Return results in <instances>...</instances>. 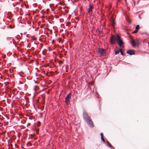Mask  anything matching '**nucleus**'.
<instances>
[{
    "label": "nucleus",
    "mask_w": 149,
    "mask_h": 149,
    "mask_svg": "<svg viewBox=\"0 0 149 149\" xmlns=\"http://www.w3.org/2000/svg\"><path fill=\"white\" fill-rule=\"evenodd\" d=\"M111 43L113 45L115 44L116 43V37L115 38L114 35H112L110 38Z\"/></svg>",
    "instance_id": "nucleus-4"
},
{
    "label": "nucleus",
    "mask_w": 149,
    "mask_h": 149,
    "mask_svg": "<svg viewBox=\"0 0 149 149\" xmlns=\"http://www.w3.org/2000/svg\"><path fill=\"white\" fill-rule=\"evenodd\" d=\"M53 41H54V40H53L52 42H53Z\"/></svg>",
    "instance_id": "nucleus-22"
},
{
    "label": "nucleus",
    "mask_w": 149,
    "mask_h": 149,
    "mask_svg": "<svg viewBox=\"0 0 149 149\" xmlns=\"http://www.w3.org/2000/svg\"><path fill=\"white\" fill-rule=\"evenodd\" d=\"M30 125V123H28L27 125V126H29V125Z\"/></svg>",
    "instance_id": "nucleus-19"
},
{
    "label": "nucleus",
    "mask_w": 149,
    "mask_h": 149,
    "mask_svg": "<svg viewBox=\"0 0 149 149\" xmlns=\"http://www.w3.org/2000/svg\"><path fill=\"white\" fill-rule=\"evenodd\" d=\"M53 41H54V40H53L52 42H53Z\"/></svg>",
    "instance_id": "nucleus-23"
},
{
    "label": "nucleus",
    "mask_w": 149,
    "mask_h": 149,
    "mask_svg": "<svg viewBox=\"0 0 149 149\" xmlns=\"http://www.w3.org/2000/svg\"><path fill=\"white\" fill-rule=\"evenodd\" d=\"M139 25H136V29L138 30L139 29Z\"/></svg>",
    "instance_id": "nucleus-13"
},
{
    "label": "nucleus",
    "mask_w": 149,
    "mask_h": 149,
    "mask_svg": "<svg viewBox=\"0 0 149 149\" xmlns=\"http://www.w3.org/2000/svg\"><path fill=\"white\" fill-rule=\"evenodd\" d=\"M71 93H70L65 98V102L67 104L68 103L69 101V99L71 98Z\"/></svg>",
    "instance_id": "nucleus-6"
},
{
    "label": "nucleus",
    "mask_w": 149,
    "mask_h": 149,
    "mask_svg": "<svg viewBox=\"0 0 149 149\" xmlns=\"http://www.w3.org/2000/svg\"><path fill=\"white\" fill-rule=\"evenodd\" d=\"M100 136H101V138H102V137H103V133H100Z\"/></svg>",
    "instance_id": "nucleus-18"
},
{
    "label": "nucleus",
    "mask_w": 149,
    "mask_h": 149,
    "mask_svg": "<svg viewBox=\"0 0 149 149\" xmlns=\"http://www.w3.org/2000/svg\"><path fill=\"white\" fill-rule=\"evenodd\" d=\"M126 53L129 55H134L135 54L134 50L132 49L127 50V51Z\"/></svg>",
    "instance_id": "nucleus-7"
},
{
    "label": "nucleus",
    "mask_w": 149,
    "mask_h": 149,
    "mask_svg": "<svg viewBox=\"0 0 149 149\" xmlns=\"http://www.w3.org/2000/svg\"><path fill=\"white\" fill-rule=\"evenodd\" d=\"M133 47L135 46L137 44H138V43L137 42H136L134 40H132L131 41Z\"/></svg>",
    "instance_id": "nucleus-8"
},
{
    "label": "nucleus",
    "mask_w": 149,
    "mask_h": 149,
    "mask_svg": "<svg viewBox=\"0 0 149 149\" xmlns=\"http://www.w3.org/2000/svg\"><path fill=\"white\" fill-rule=\"evenodd\" d=\"M111 23V24L113 26H114L115 24V22L114 19H113L112 20Z\"/></svg>",
    "instance_id": "nucleus-11"
},
{
    "label": "nucleus",
    "mask_w": 149,
    "mask_h": 149,
    "mask_svg": "<svg viewBox=\"0 0 149 149\" xmlns=\"http://www.w3.org/2000/svg\"><path fill=\"white\" fill-rule=\"evenodd\" d=\"M107 144H108V145L109 146V147L111 148H112V146L109 143V142L107 141Z\"/></svg>",
    "instance_id": "nucleus-12"
},
{
    "label": "nucleus",
    "mask_w": 149,
    "mask_h": 149,
    "mask_svg": "<svg viewBox=\"0 0 149 149\" xmlns=\"http://www.w3.org/2000/svg\"><path fill=\"white\" fill-rule=\"evenodd\" d=\"M101 140L104 142H105V140L103 138V137H102V138H101Z\"/></svg>",
    "instance_id": "nucleus-15"
},
{
    "label": "nucleus",
    "mask_w": 149,
    "mask_h": 149,
    "mask_svg": "<svg viewBox=\"0 0 149 149\" xmlns=\"http://www.w3.org/2000/svg\"><path fill=\"white\" fill-rule=\"evenodd\" d=\"M0 78H1V79H2V77H0Z\"/></svg>",
    "instance_id": "nucleus-20"
},
{
    "label": "nucleus",
    "mask_w": 149,
    "mask_h": 149,
    "mask_svg": "<svg viewBox=\"0 0 149 149\" xmlns=\"http://www.w3.org/2000/svg\"><path fill=\"white\" fill-rule=\"evenodd\" d=\"M42 54H43V52H42Z\"/></svg>",
    "instance_id": "nucleus-21"
},
{
    "label": "nucleus",
    "mask_w": 149,
    "mask_h": 149,
    "mask_svg": "<svg viewBox=\"0 0 149 149\" xmlns=\"http://www.w3.org/2000/svg\"><path fill=\"white\" fill-rule=\"evenodd\" d=\"M98 52L99 53L101 56H102L105 54V51L103 48H99L98 49Z\"/></svg>",
    "instance_id": "nucleus-2"
},
{
    "label": "nucleus",
    "mask_w": 149,
    "mask_h": 149,
    "mask_svg": "<svg viewBox=\"0 0 149 149\" xmlns=\"http://www.w3.org/2000/svg\"><path fill=\"white\" fill-rule=\"evenodd\" d=\"M116 40L117 43L119 47H121L123 45V43L122 40L121 39L120 37L118 34L116 35Z\"/></svg>",
    "instance_id": "nucleus-1"
},
{
    "label": "nucleus",
    "mask_w": 149,
    "mask_h": 149,
    "mask_svg": "<svg viewBox=\"0 0 149 149\" xmlns=\"http://www.w3.org/2000/svg\"><path fill=\"white\" fill-rule=\"evenodd\" d=\"M93 7L91 6V4H90L89 5V8L88 11V13H90L92 11Z\"/></svg>",
    "instance_id": "nucleus-9"
},
{
    "label": "nucleus",
    "mask_w": 149,
    "mask_h": 149,
    "mask_svg": "<svg viewBox=\"0 0 149 149\" xmlns=\"http://www.w3.org/2000/svg\"><path fill=\"white\" fill-rule=\"evenodd\" d=\"M137 30L136 29L135 31H133V33H136L137 31Z\"/></svg>",
    "instance_id": "nucleus-16"
},
{
    "label": "nucleus",
    "mask_w": 149,
    "mask_h": 149,
    "mask_svg": "<svg viewBox=\"0 0 149 149\" xmlns=\"http://www.w3.org/2000/svg\"><path fill=\"white\" fill-rule=\"evenodd\" d=\"M120 50L121 51H120V52L121 54L123 56V51H122L121 49Z\"/></svg>",
    "instance_id": "nucleus-14"
},
{
    "label": "nucleus",
    "mask_w": 149,
    "mask_h": 149,
    "mask_svg": "<svg viewBox=\"0 0 149 149\" xmlns=\"http://www.w3.org/2000/svg\"><path fill=\"white\" fill-rule=\"evenodd\" d=\"M86 121L89 126L91 127H93V123L91 118L87 120Z\"/></svg>",
    "instance_id": "nucleus-3"
},
{
    "label": "nucleus",
    "mask_w": 149,
    "mask_h": 149,
    "mask_svg": "<svg viewBox=\"0 0 149 149\" xmlns=\"http://www.w3.org/2000/svg\"><path fill=\"white\" fill-rule=\"evenodd\" d=\"M127 20L128 22L129 23L131 22V21L130 19H127Z\"/></svg>",
    "instance_id": "nucleus-17"
},
{
    "label": "nucleus",
    "mask_w": 149,
    "mask_h": 149,
    "mask_svg": "<svg viewBox=\"0 0 149 149\" xmlns=\"http://www.w3.org/2000/svg\"><path fill=\"white\" fill-rule=\"evenodd\" d=\"M83 116L84 118L87 120L90 118L89 117L86 111H84L83 112Z\"/></svg>",
    "instance_id": "nucleus-5"
},
{
    "label": "nucleus",
    "mask_w": 149,
    "mask_h": 149,
    "mask_svg": "<svg viewBox=\"0 0 149 149\" xmlns=\"http://www.w3.org/2000/svg\"><path fill=\"white\" fill-rule=\"evenodd\" d=\"M120 50H121V49L119 48L118 50L116 51L115 52V54H116V55L118 54L120 52V51H121Z\"/></svg>",
    "instance_id": "nucleus-10"
}]
</instances>
